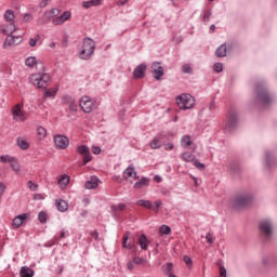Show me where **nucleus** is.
I'll return each instance as SVG.
<instances>
[{"mask_svg": "<svg viewBox=\"0 0 277 277\" xmlns=\"http://www.w3.org/2000/svg\"><path fill=\"white\" fill-rule=\"evenodd\" d=\"M10 166L13 170V172H21V164H18V160L16 158H13L10 162Z\"/></svg>", "mask_w": 277, "mask_h": 277, "instance_id": "obj_37", "label": "nucleus"}, {"mask_svg": "<svg viewBox=\"0 0 277 277\" xmlns=\"http://www.w3.org/2000/svg\"><path fill=\"white\" fill-rule=\"evenodd\" d=\"M130 237H131V233L129 232H127L122 237V248H126L127 250H133V248H135V245L129 241Z\"/></svg>", "mask_w": 277, "mask_h": 277, "instance_id": "obj_21", "label": "nucleus"}, {"mask_svg": "<svg viewBox=\"0 0 277 277\" xmlns=\"http://www.w3.org/2000/svg\"><path fill=\"white\" fill-rule=\"evenodd\" d=\"M193 142H192V136L189 135H184L181 138V146H183V148H189V146H192Z\"/></svg>", "mask_w": 277, "mask_h": 277, "instance_id": "obj_32", "label": "nucleus"}, {"mask_svg": "<svg viewBox=\"0 0 277 277\" xmlns=\"http://www.w3.org/2000/svg\"><path fill=\"white\" fill-rule=\"evenodd\" d=\"M209 18H211V12L207 11V12L203 14V21H209Z\"/></svg>", "mask_w": 277, "mask_h": 277, "instance_id": "obj_60", "label": "nucleus"}, {"mask_svg": "<svg viewBox=\"0 0 277 277\" xmlns=\"http://www.w3.org/2000/svg\"><path fill=\"white\" fill-rule=\"evenodd\" d=\"M68 183H70V176H68L66 174L61 175V177L58 179V185H60L61 189L68 187Z\"/></svg>", "mask_w": 277, "mask_h": 277, "instance_id": "obj_29", "label": "nucleus"}, {"mask_svg": "<svg viewBox=\"0 0 277 277\" xmlns=\"http://www.w3.org/2000/svg\"><path fill=\"white\" fill-rule=\"evenodd\" d=\"M216 265L220 269V277H226V268L224 267V263L222 261H219Z\"/></svg>", "mask_w": 277, "mask_h": 277, "instance_id": "obj_40", "label": "nucleus"}, {"mask_svg": "<svg viewBox=\"0 0 277 277\" xmlns=\"http://www.w3.org/2000/svg\"><path fill=\"white\" fill-rule=\"evenodd\" d=\"M164 150H174V144L172 143L164 144Z\"/></svg>", "mask_w": 277, "mask_h": 277, "instance_id": "obj_58", "label": "nucleus"}, {"mask_svg": "<svg viewBox=\"0 0 277 277\" xmlns=\"http://www.w3.org/2000/svg\"><path fill=\"white\" fill-rule=\"evenodd\" d=\"M98 187V177L92 176L89 181L85 182L87 189H96Z\"/></svg>", "mask_w": 277, "mask_h": 277, "instance_id": "obj_24", "label": "nucleus"}, {"mask_svg": "<svg viewBox=\"0 0 277 277\" xmlns=\"http://www.w3.org/2000/svg\"><path fill=\"white\" fill-rule=\"evenodd\" d=\"M38 217H39V221L41 222V224L47 223V213L40 212Z\"/></svg>", "mask_w": 277, "mask_h": 277, "instance_id": "obj_51", "label": "nucleus"}, {"mask_svg": "<svg viewBox=\"0 0 277 277\" xmlns=\"http://www.w3.org/2000/svg\"><path fill=\"white\" fill-rule=\"evenodd\" d=\"M194 166L196 168H198V170H205V164L202 162H200L198 159L195 158V160L193 161Z\"/></svg>", "mask_w": 277, "mask_h": 277, "instance_id": "obj_49", "label": "nucleus"}, {"mask_svg": "<svg viewBox=\"0 0 277 277\" xmlns=\"http://www.w3.org/2000/svg\"><path fill=\"white\" fill-rule=\"evenodd\" d=\"M77 153H79V155H82V164L83 166H88V163H90V161H92V155H90V148H88V146H85V145L78 146Z\"/></svg>", "mask_w": 277, "mask_h": 277, "instance_id": "obj_13", "label": "nucleus"}, {"mask_svg": "<svg viewBox=\"0 0 277 277\" xmlns=\"http://www.w3.org/2000/svg\"><path fill=\"white\" fill-rule=\"evenodd\" d=\"M68 105H69V109L71 111H77V104L75 103V101L72 98H69Z\"/></svg>", "mask_w": 277, "mask_h": 277, "instance_id": "obj_47", "label": "nucleus"}, {"mask_svg": "<svg viewBox=\"0 0 277 277\" xmlns=\"http://www.w3.org/2000/svg\"><path fill=\"white\" fill-rule=\"evenodd\" d=\"M54 144L60 150H66L70 145V140L66 135L56 134L54 135Z\"/></svg>", "mask_w": 277, "mask_h": 277, "instance_id": "obj_9", "label": "nucleus"}, {"mask_svg": "<svg viewBox=\"0 0 277 277\" xmlns=\"http://www.w3.org/2000/svg\"><path fill=\"white\" fill-rule=\"evenodd\" d=\"M209 109H210V111H213V109H215V102H211L209 104Z\"/></svg>", "mask_w": 277, "mask_h": 277, "instance_id": "obj_61", "label": "nucleus"}, {"mask_svg": "<svg viewBox=\"0 0 277 277\" xmlns=\"http://www.w3.org/2000/svg\"><path fill=\"white\" fill-rule=\"evenodd\" d=\"M184 262L186 263V265L188 267H192V258H189L188 255L184 256Z\"/></svg>", "mask_w": 277, "mask_h": 277, "instance_id": "obj_57", "label": "nucleus"}, {"mask_svg": "<svg viewBox=\"0 0 277 277\" xmlns=\"http://www.w3.org/2000/svg\"><path fill=\"white\" fill-rule=\"evenodd\" d=\"M92 153L93 155H101V147H93Z\"/></svg>", "mask_w": 277, "mask_h": 277, "instance_id": "obj_59", "label": "nucleus"}, {"mask_svg": "<svg viewBox=\"0 0 277 277\" xmlns=\"http://www.w3.org/2000/svg\"><path fill=\"white\" fill-rule=\"evenodd\" d=\"M214 70L215 72H222V70H224V65H222V63L214 64Z\"/></svg>", "mask_w": 277, "mask_h": 277, "instance_id": "obj_52", "label": "nucleus"}, {"mask_svg": "<svg viewBox=\"0 0 277 277\" xmlns=\"http://www.w3.org/2000/svg\"><path fill=\"white\" fill-rule=\"evenodd\" d=\"M206 239H207V243H213V241H214V239L215 238H213V235L211 234V233H208L207 235H206Z\"/></svg>", "mask_w": 277, "mask_h": 277, "instance_id": "obj_53", "label": "nucleus"}, {"mask_svg": "<svg viewBox=\"0 0 277 277\" xmlns=\"http://www.w3.org/2000/svg\"><path fill=\"white\" fill-rule=\"evenodd\" d=\"M56 207L62 213L68 211V202H66V200L57 199Z\"/></svg>", "mask_w": 277, "mask_h": 277, "instance_id": "obj_30", "label": "nucleus"}, {"mask_svg": "<svg viewBox=\"0 0 277 277\" xmlns=\"http://www.w3.org/2000/svg\"><path fill=\"white\" fill-rule=\"evenodd\" d=\"M61 12H62V10H60L57 8L45 11L43 14L45 21L39 19L38 24L44 25V23H49V21H53V18H57V16H60Z\"/></svg>", "mask_w": 277, "mask_h": 277, "instance_id": "obj_12", "label": "nucleus"}, {"mask_svg": "<svg viewBox=\"0 0 277 277\" xmlns=\"http://www.w3.org/2000/svg\"><path fill=\"white\" fill-rule=\"evenodd\" d=\"M16 15L12 10H6L3 14V23L0 25V34L12 36L16 31Z\"/></svg>", "mask_w": 277, "mask_h": 277, "instance_id": "obj_1", "label": "nucleus"}, {"mask_svg": "<svg viewBox=\"0 0 277 277\" xmlns=\"http://www.w3.org/2000/svg\"><path fill=\"white\" fill-rule=\"evenodd\" d=\"M238 128H239V110H237L236 108H229L226 114L224 129L228 133H233V131H237Z\"/></svg>", "mask_w": 277, "mask_h": 277, "instance_id": "obj_2", "label": "nucleus"}, {"mask_svg": "<svg viewBox=\"0 0 277 277\" xmlns=\"http://www.w3.org/2000/svg\"><path fill=\"white\" fill-rule=\"evenodd\" d=\"M30 83H32L36 88H49V83H51V76L48 74H32L29 77Z\"/></svg>", "mask_w": 277, "mask_h": 277, "instance_id": "obj_3", "label": "nucleus"}, {"mask_svg": "<svg viewBox=\"0 0 277 277\" xmlns=\"http://www.w3.org/2000/svg\"><path fill=\"white\" fill-rule=\"evenodd\" d=\"M38 40H40V35H37L36 38L29 39V47H36L38 44Z\"/></svg>", "mask_w": 277, "mask_h": 277, "instance_id": "obj_46", "label": "nucleus"}, {"mask_svg": "<svg viewBox=\"0 0 277 277\" xmlns=\"http://www.w3.org/2000/svg\"><path fill=\"white\" fill-rule=\"evenodd\" d=\"M23 21H24V23H31V21H34V15H31L29 13H25Z\"/></svg>", "mask_w": 277, "mask_h": 277, "instance_id": "obj_48", "label": "nucleus"}, {"mask_svg": "<svg viewBox=\"0 0 277 277\" xmlns=\"http://www.w3.org/2000/svg\"><path fill=\"white\" fill-rule=\"evenodd\" d=\"M172 267H174L172 263H167L164 266H162L163 274H172Z\"/></svg>", "mask_w": 277, "mask_h": 277, "instance_id": "obj_42", "label": "nucleus"}, {"mask_svg": "<svg viewBox=\"0 0 277 277\" xmlns=\"http://www.w3.org/2000/svg\"><path fill=\"white\" fill-rule=\"evenodd\" d=\"M153 75L157 81L163 77V67L159 63H154L151 65Z\"/></svg>", "mask_w": 277, "mask_h": 277, "instance_id": "obj_19", "label": "nucleus"}, {"mask_svg": "<svg viewBox=\"0 0 277 277\" xmlns=\"http://www.w3.org/2000/svg\"><path fill=\"white\" fill-rule=\"evenodd\" d=\"M27 187L31 189V192H38V184L34 183V181H28Z\"/></svg>", "mask_w": 277, "mask_h": 277, "instance_id": "obj_44", "label": "nucleus"}, {"mask_svg": "<svg viewBox=\"0 0 277 277\" xmlns=\"http://www.w3.org/2000/svg\"><path fill=\"white\" fill-rule=\"evenodd\" d=\"M260 230H261V234L265 238L272 237V234L274 233V227L272 226V221L262 220L261 223H260Z\"/></svg>", "mask_w": 277, "mask_h": 277, "instance_id": "obj_10", "label": "nucleus"}, {"mask_svg": "<svg viewBox=\"0 0 277 277\" xmlns=\"http://www.w3.org/2000/svg\"><path fill=\"white\" fill-rule=\"evenodd\" d=\"M144 261L145 260L143 258H140L138 255H135L133 259V263H135V265H143Z\"/></svg>", "mask_w": 277, "mask_h": 277, "instance_id": "obj_50", "label": "nucleus"}, {"mask_svg": "<svg viewBox=\"0 0 277 277\" xmlns=\"http://www.w3.org/2000/svg\"><path fill=\"white\" fill-rule=\"evenodd\" d=\"M49 3H51V0H41L39 3V6L47 8V5H49Z\"/></svg>", "mask_w": 277, "mask_h": 277, "instance_id": "obj_56", "label": "nucleus"}, {"mask_svg": "<svg viewBox=\"0 0 277 277\" xmlns=\"http://www.w3.org/2000/svg\"><path fill=\"white\" fill-rule=\"evenodd\" d=\"M37 136L38 140H44V137H47V129H44V127L37 128Z\"/></svg>", "mask_w": 277, "mask_h": 277, "instance_id": "obj_36", "label": "nucleus"}, {"mask_svg": "<svg viewBox=\"0 0 277 277\" xmlns=\"http://www.w3.org/2000/svg\"><path fill=\"white\" fill-rule=\"evenodd\" d=\"M127 3H129V0L117 1V5H127Z\"/></svg>", "mask_w": 277, "mask_h": 277, "instance_id": "obj_62", "label": "nucleus"}, {"mask_svg": "<svg viewBox=\"0 0 277 277\" xmlns=\"http://www.w3.org/2000/svg\"><path fill=\"white\" fill-rule=\"evenodd\" d=\"M6 39L4 41V47H14L16 44H21L23 42L22 37H14L12 35H6Z\"/></svg>", "mask_w": 277, "mask_h": 277, "instance_id": "obj_18", "label": "nucleus"}, {"mask_svg": "<svg viewBox=\"0 0 277 277\" xmlns=\"http://www.w3.org/2000/svg\"><path fill=\"white\" fill-rule=\"evenodd\" d=\"M136 205H138V207H145V209H153V202L148 200L141 199L136 202Z\"/></svg>", "mask_w": 277, "mask_h": 277, "instance_id": "obj_39", "label": "nucleus"}, {"mask_svg": "<svg viewBox=\"0 0 277 277\" xmlns=\"http://www.w3.org/2000/svg\"><path fill=\"white\" fill-rule=\"evenodd\" d=\"M29 220V214L24 213L15 216L12 221V228H21L22 224H25Z\"/></svg>", "mask_w": 277, "mask_h": 277, "instance_id": "obj_17", "label": "nucleus"}, {"mask_svg": "<svg viewBox=\"0 0 277 277\" xmlns=\"http://www.w3.org/2000/svg\"><path fill=\"white\" fill-rule=\"evenodd\" d=\"M128 269L133 271V262H128Z\"/></svg>", "mask_w": 277, "mask_h": 277, "instance_id": "obj_64", "label": "nucleus"}, {"mask_svg": "<svg viewBox=\"0 0 277 277\" xmlns=\"http://www.w3.org/2000/svg\"><path fill=\"white\" fill-rule=\"evenodd\" d=\"M181 159L184 160L186 163H193V161L196 160V156H194V154H192L189 151H184L181 155Z\"/></svg>", "mask_w": 277, "mask_h": 277, "instance_id": "obj_27", "label": "nucleus"}, {"mask_svg": "<svg viewBox=\"0 0 277 277\" xmlns=\"http://www.w3.org/2000/svg\"><path fill=\"white\" fill-rule=\"evenodd\" d=\"M159 233H160V235H170V233H172V229L168 225H162L159 228Z\"/></svg>", "mask_w": 277, "mask_h": 277, "instance_id": "obj_41", "label": "nucleus"}, {"mask_svg": "<svg viewBox=\"0 0 277 277\" xmlns=\"http://www.w3.org/2000/svg\"><path fill=\"white\" fill-rule=\"evenodd\" d=\"M34 198H35V200H42V195L35 194Z\"/></svg>", "mask_w": 277, "mask_h": 277, "instance_id": "obj_63", "label": "nucleus"}, {"mask_svg": "<svg viewBox=\"0 0 277 277\" xmlns=\"http://www.w3.org/2000/svg\"><path fill=\"white\" fill-rule=\"evenodd\" d=\"M101 1H103V0L83 1L82 8H84L85 10H90V8H96V5H101Z\"/></svg>", "mask_w": 277, "mask_h": 277, "instance_id": "obj_28", "label": "nucleus"}, {"mask_svg": "<svg viewBox=\"0 0 277 277\" xmlns=\"http://www.w3.org/2000/svg\"><path fill=\"white\" fill-rule=\"evenodd\" d=\"M14 157L6 155V156H0V163H12V160Z\"/></svg>", "mask_w": 277, "mask_h": 277, "instance_id": "obj_43", "label": "nucleus"}, {"mask_svg": "<svg viewBox=\"0 0 277 277\" xmlns=\"http://www.w3.org/2000/svg\"><path fill=\"white\" fill-rule=\"evenodd\" d=\"M150 180L147 177H142L138 182L134 184V189H142L148 187Z\"/></svg>", "mask_w": 277, "mask_h": 277, "instance_id": "obj_25", "label": "nucleus"}, {"mask_svg": "<svg viewBox=\"0 0 277 277\" xmlns=\"http://www.w3.org/2000/svg\"><path fill=\"white\" fill-rule=\"evenodd\" d=\"M144 72H146V65H138L133 71L134 78L142 79V77H144Z\"/></svg>", "mask_w": 277, "mask_h": 277, "instance_id": "obj_22", "label": "nucleus"}, {"mask_svg": "<svg viewBox=\"0 0 277 277\" xmlns=\"http://www.w3.org/2000/svg\"><path fill=\"white\" fill-rule=\"evenodd\" d=\"M21 277H34V269L27 267V266H23L21 268Z\"/></svg>", "mask_w": 277, "mask_h": 277, "instance_id": "obj_31", "label": "nucleus"}, {"mask_svg": "<svg viewBox=\"0 0 277 277\" xmlns=\"http://www.w3.org/2000/svg\"><path fill=\"white\" fill-rule=\"evenodd\" d=\"M163 140H166V134L160 133L156 135L155 138L149 143L150 148L154 150L161 148V146H163Z\"/></svg>", "mask_w": 277, "mask_h": 277, "instance_id": "obj_16", "label": "nucleus"}, {"mask_svg": "<svg viewBox=\"0 0 277 277\" xmlns=\"http://www.w3.org/2000/svg\"><path fill=\"white\" fill-rule=\"evenodd\" d=\"M123 179L127 181H137V172H135V169L133 167H129L123 171Z\"/></svg>", "mask_w": 277, "mask_h": 277, "instance_id": "obj_20", "label": "nucleus"}, {"mask_svg": "<svg viewBox=\"0 0 277 277\" xmlns=\"http://www.w3.org/2000/svg\"><path fill=\"white\" fill-rule=\"evenodd\" d=\"M60 91V88L55 87V88H50V89H47L44 91V98H53L57 95V92Z\"/></svg>", "mask_w": 277, "mask_h": 277, "instance_id": "obj_26", "label": "nucleus"}, {"mask_svg": "<svg viewBox=\"0 0 277 277\" xmlns=\"http://www.w3.org/2000/svg\"><path fill=\"white\" fill-rule=\"evenodd\" d=\"M13 120L16 122H25V113L23 111V104H16L11 109Z\"/></svg>", "mask_w": 277, "mask_h": 277, "instance_id": "obj_11", "label": "nucleus"}, {"mask_svg": "<svg viewBox=\"0 0 277 277\" xmlns=\"http://www.w3.org/2000/svg\"><path fill=\"white\" fill-rule=\"evenodd\" d=\"M229 207L233 211H241L243 209V193L235 194L229 199Z\"/></svg>", "mask_w": 277, "mask_h": 277, "instance_id": "obj_6", "label": "nucleus"}, {"mask_svg": "<svg viewBox=\"0 0 277 277\" xmlns=\"http://www.w3.org/2000/svg\"><path fill=\"white\" fill-rule=\"evenodd\" d=\"M17 146L22 150H27L29 148V143L27 142V140H25L23 137H17Z\"/></svg>", "mask_w": 277, "mask_h": 277, "instance_id": "obj_33", "label": "nucleus"}, {"mask_svg": "<svg viewBox=\"0 0 277 277\" xmlns=\"http://www.w3.org/2000/svg\"><path fill=\"white\" fill-rule=\"evenodd\" d=\"M161 205H162L161 200L155 201V208H154L155 213H159V207H161Z\"/></svg>", "mask_w": 277, "mask_h": 277, "instance_id": "obj_55", "label": "nucleus"}, {"mask_svg": "<svg viewBox=\"0 0 277 277\" xmlns=\"http://www.w3.org/2000/svg\"><path fill=\"white\" fill-rule=\"evenodd\" d=\"M25 64L28 68H34V66L38 64V58H36V56H29L26 58Z\"/></svg>", "mask_w": 277, "mask_h": 277, "instance_id": "obj_35", "label": "nucleus"}, {"mask_svg": "<svg viewBox=\"0 0 277 277\" xmlns=\"http://www.w3.org/2000/svg\"><path fill=\"white\" fill-rule=\"evenodd\" d=\"M72 13H70L69 11H65L62 15L53 18L52 24L55 26L64 25V23H66V21H70Z\"/></svg>", "mask_w": 277, "mask_h": 277, "instance_id": "obj_14", "label": "nucleus"}, {"mask_svg": "<svg viewBox=\"0 0 277 277\" xmlns=\"http://www.w3.org/2000/svg\"><path fill=\"white\" fill-rule=\"evenodd\" d=\"M80 107L84 114H92L94 111V100L90 96H83L80 100Z\"/></svg>", "mask_w": 277, "mask_h": 277, "instance_id": "obj_7", "label": "nucleus"}, {"mask_svg": "<svg viewBox=\"0 0 277 277\" xmlns=\"http://www.w3.org/2000/svg\"><path fill=\"white\" fill-rule=\"evenodd\" d=\"M258 102L263 106H267L272 103V96L265 88H258Z\"/></svg>", "mask_w": 277, "mask_h": 277, "instance_id": "obj_8", "label": "nucleus"}, {"mask_svg": "<svg viewBox=\"0 0 277 277\" xmlns=\"http://www.w3.org/2000/svg\"><path fill=\"white\" fill-rule=\"evenodd\" d=\"M176 105L180 107V109H194V105H196V98L192 96L189 93H184L179 95L176 98Z\"/></svg>", "mask_w": 277, "mask_h": 277, "instance_id": "obj_4", "label": "nucleus"}, {"mask_svg": "<svg viewBox=\"0 0 277 277\" xmlns=\"http://www.w3.org/2000/svg\"><path fill=\"white\" fill-rule=\"evenodd\" d=\"M96 49V43L94 40L87 38L83 40L82 50L79 53L80 60H90L94 55V50Z\"/></svg>", "mask_w": 277, "mask_h": 277, "instance_id": "obj_5", "label": "nucleus"}, {"mask_svg": "<svg viewBox=\"0 0 277 277\" xmlns=\"http://www.w3.org/2000/svg\"><path fill=\"white\" fill-rule=\"evenodd\" d=\"M227 172L233 176H237V174L241 173V162L234 160L227 166Z\"/></svg>", "mask_w": 277, "mask_h": 277, "instance_id": "obj_15", "label": "nucleus"}, {"mask_svg": "<svg viewBox=\"0 0 277 277\" xmlns=\"http://www.w3.org/2000/svg\"><path fill=\"white\" fill-rule=\"evenodd\" d=\"M216 57H226V44H222L215 51Z\"/></svg>", "mask_w": 277, "mask_h": 277, "instance_id": "obj_34", "label": "nucleus"}, {"mask_svg": "<svg viewBox=\"0 0 277 277\" xmlns=\"http://www.w3.org/2000/svg\"><path fill=\"white\" fill-rule=\"evenodd\" d=\"M138 246L143 250H148V243H150V240L146 237V235L142 234L138 239Z\"/></svg>", "mask_w": 277, "mask_h": 277, "instance_id": "obj_23", "label": "nucleus"}, {"mask_svg": "<svg viewBox=\"0 0 277 277\" xmlns=\"http://www.w3.org/2000/svg\"><path fill=\"white\" fill-rule=\"evenodd\" d=\"M182 71L183 72H185V74H189V72H192V66H189V65H183L182 66Z\"/></svg>", "mask_w": 277, "mask_h": 277, "instance_id": "obj_54", "label": "nucleus"}, {"mask_svg": "<svg viewBox=\"0 0 277 277\" xmlns=\"http://www.w3.org/2000/svg\"><path fill=\"white\" fill-rule=\"evenodd\" d=\"M127 209V205L124 203H118L117 206H111V211L116 214H118V211H124Z\"/></svg>", "mask_w": 277, "mask_h": 277, "instance_id": "obj_38", "label": "nucleus"}, {"mask_svg": "<svg viewBox=\"0 0 277 277\" xmlns=\"http://www.w3.org/2000/svg\"><path fill=\"white\" fill-rule=\"evenodd\" d=\"M250 203H252V196L245 195V198H243V206H245V208L250 206Z\"/></svg>", "mask_w": 277, "mask_h": 277, "instance_id": "obj_45", "label": "nucleus"}]
</instances>
